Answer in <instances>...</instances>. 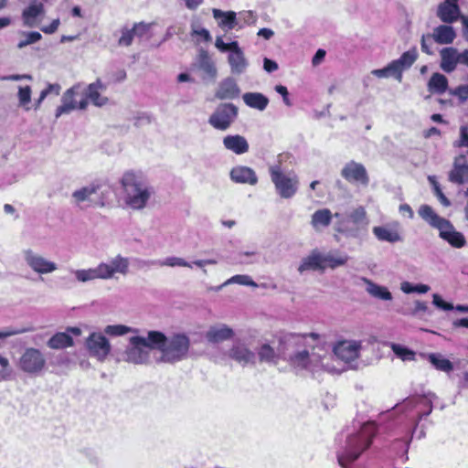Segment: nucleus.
Wrapping results in <instances>:
<instances>
[{
	"mask_svg": "<svg viewBox=\"0 0 468 468\" xmlns=\"http://www.w3.org/2000/svg\"><path fill=\"white\" fill-rule=\"evenodd\" d=\"M290 365L298 370H307L314 377H320L323 373L340 374L345 370L340 367L338 361L333 355L323 349L297 350L290 355Z\"/></svg>",
	"mask_w": 468,
	"mask_h": 468,
	"instance_id": "nucleus-1",
	"label": "nucleus"
},
{
	"mask_svg": "<svg viewBox=\"0 0 468 468\" xmlns=\"http://www.w3.org/2000/svg\"><path fill=\"white\" fill-rule=\"evenodd\" d=\"M124 206L132 210L145 208L154 195V188L139 172L126 171L120 179Z\"/></svg>",
	"mask_w": 468,
	"mask_h": 468,
	"instance_id": "nucleus-2",
	"label": "nucleus"
},
{
	"mask_svg": "<svg viewBox=\"0 0 468 468\" xmlns=\"http://www.w3.org/2000/svg\"><path fill=\"white\" fill-rule=\"evenodd\" d=\"M130 261L128 258L116 255L107 261L99 263L94 268L72 270L75 279L79 282H89L94 280H111L117 274L126 276L129 272Z\"/></svg>",
	"mask_w": 468,
	"mask_h": 468,
	"instance_id": "nucleus-3",
	"label": "nucleus"
},
{
	"mask_svg": "<svg viewBox=\"0 0 468 468\" xmlns=\"http://www.w3.org/2000/svg\"><path fill=\"white\" fill-rule=\"evenodd\" d=\"M163 332L148 331L146 335H136L130 338V346L123 354V360L135 365L147 364L152 350L161 343Z\"/></svg>",
	"mask_w": 468,
	"mask_h": 468,
	"instance_id": "nucleus-4",
	"label": "nucleus"
},
{
	"mask_svg": "<svg viewBox=\"0 0 468 468\" xmlns=\"http://www.w3.org/2000/svg\"><path fill=\"white\" fill-rule=\"evenodd\" d=\"M190 338L184 333H176L166 336L163 333V339L156 350L160 352L158 362L176 364L188 357L190 350Z\"/></svg>",
	"mask_w": 468,
	"mask_h": 468,
	"instance_id": "nucleus-5",
	"label": "nucleus"
},
{
	"mask_svg": "<svg viewBox=\"0 0 468 468\" xmlns=\"http://www.w3.org/2000/svg\"><path fill=\"white\" fill-rule=\"evenodd\" d=\"M376 431L375 422L364 423L357 434L347 439L346 452L338 456L339 464L346 468L348 463L356 460L361 452L369 447Z\"/></svg>",
	"mask_w": 468,
	"mask_h": 468,
	"instance_id": "nucleus-6",
	"label": "nucleus"
},
{
	"mask_svg": "<svg viewBox=\"0 0 468 468\" xmlns=\"http://www.w3.org/2000/svg\"><path fill=\"white\" fill-rule=\"evenodd\" d=\"M334 217L337 219L335 223V230L349 238H358L363 231L367 230L368 218L364 207L359 206L354 208L346 218L340 213Z\"/></svg>",
	"mask_w": 468,
	"mask_h": 468,
	"instance_id": "nucleus-7",
	"label": "nucleus"
},
{
	"mask_svg": "<svg viewBox=\"0 0 468 468\" xmlns=\"http://www.w3.org/2000/svg\"><path fill=\"white\" fill-rule=\"evenodd\" d=\"M215 47L220 52L229 51L228 63L229 65L231 74L239 76L247 71L250 63L238 41L225 43L222 37H217Z\"/></svg>",
	"mask_w": 468,
	"mask_h": 468,
	"instance_id": "nucleus-8",
	"label": "nucleus"
},
{
	"mask_svg": "<svg viewBox=\"0 0 468 468\" xmlns=\"http://www.w3.org/2000/svg\"><path fill=\"white\" fill-rule=\"evenodd\" d=\"M269 171L271 182L281 197H292L298 190V176L293 173L284 174L279 165H271Z\"/></svg>",
	"mask_w": 468,
	"mask_h": 468,
	"instance_id": "nucleus-9",
	"label": "nucleus"
},
{
	"mask_svg": "<svg viewBox=\"0 0 468 468\" xmlns=\"http://www.w3.org/2000/svg\"><path fill=\"white\" fill-rule=\"evenodd\" d=\"M16 365L20 371L37 376L45 370L47 359L40 349L27 347L18 357Z\"/></svg>",
	"mask_w": 468,
	"mask_h": 468,
	"instance_id": "nucleus-10",
	"label": "nucleus"
},
{
	"mask_svg": "<svg viewBox=\"0 0 468 468\" xmlns=\"http://www.w3.org/2000/svg\"><path fill=\"white\" fill-rule=\"evenodd\" d=\"M83 87L81 83H76L68 89L61 97V105L56 109V118L63 114H69L75 110H86L87 99L77 100L78 95L82 91Z\"/></svg>",
	"mask_w": 468,
	"mask_h": 468,
	"instance_id": "nucleus-11",
	"label": "nucleus"
},
{
	"mask_svg": "<svg viewBox=\"0 0 468 468\" xmlns=\"http://www.w3.org/2000/svg\"><path fill=\"white\" fill-rule=\"evenodd\" d=\"M22 257L26 265L39 275L50 274L58 270V264L46 258L33 249L22 250Z\"/></svg>",
	"mask_w": 468,
	"mask_h": 468,
	"instance_id": "nucleus-12",
	"label": "nucleus"
},
{
	"mask_svg": "<svg viewBox=\"0 0 468 468\" xmlns=\"http://www.w3.org/2000/svg\"><path fill=\"white\" fill-rule=\"evenodd\" d=\"M238 116V108L232 103L219 104L208 118V123L216 130L227 131Z\"/></svg>",
	"mask_w": 468,
	"mask_h": 468,
	"instance_id": "nucleus-13",
	"label": "nucleus"
},
{
	"mask_svg": "<svg viewBox=\"0 0 468 468\" xmlns=\"http://www.w3.org/2000/svg\"><path fill=\"white\" fill-rule=\"evenodd\" d=\"M85 347L90 356L100 362L106 360L112 352V345L104 333L92 332L85 341Z\"/></svg>",
	"mask_w": 468,
	"mask_h": 468,
	"instance_id": "nucleus-14",
	"label": "nucleus"
},
{
	"mask_svg": "<svg viewBox=\"0 0 468 468\" xmlns=\"http://www.w3.org/2000/svg\"><path fill=\"white\" fill-rule=\"evenodd\" d=\"M361 349L362 342L353 339L341 340L333 346L334 356L346 365H351L358 359Z\"/></svg>",
	"mask_w": 468,
	"mask_h": 468,
	"instance_id": "nucleus-15",
	"label": "nucleus"
},
{
	"mask_svg": "<svg viewBox=\"0 0 468 468\" xmlns=\"http://www.w3.org/2000/svg\"><path fill=\"white\" fill-rule=\"evenodd\" d=\"M228 356L243 367L253 365L256 360L255 353L245 343L240 341L233 344L228 351Z\"/></svg>",
	"mask_w": 468,
	"mask_h": 468,
	"instance_id": "nucleus-16",
	"label": "nucleus"
},
{
	"mask_svg": "<svg viewBox=\"0 0 468 468\" xmlns=\"http://www.w3.org/2000/svg\"><path fill=\"white\" fill-rule=\"evenodd\" d=\"M106 90V85L97 79L94 82L89 84L84 90L83 99H87V106L89 102L96 107H102L106 105L109 99L102 93Z\"/></svg>",
	"mask_w": 468,
	"mask_h": 468,
	"instance_id": "nucleus-17",
	"label": "nucleus"
},
{
	"mask_svg": "<svg viewBox=\"0 0 468 468\" xmlns=\"http://www.w3.org/2000/svg\"><path fill=\"white\" fill-rule=\"evenodd\" d=\"M153 265H158L160 267L168 266V267H187L192 268V263L187 262L185 259L176 256L167 257L163 261H151ZM218 261L215 259H207V260H197L193 261V264L201 268L203 272L207 274V270L204 269L206 265H214L217 264Z\"/></svg>",
	"mask_w": 468,
	"mask_h": 468,
	"instance_id": "nucleus-18",
	"label": "nucleus"
},
{
	"mask_svg": "<svg viewBox=\"0 0 468 468\" xmlns=\"http://www.w3.org/2000/svg\"><path fill=\"white\" fill-rule=\"evenodd\" d=\"M342 176L351 183L367 186L369 178L365 166L359 163L350 162L342 170Z\"/></svg>",
	"mask_w": 468,
	"mask_h": 468,
	"instance_id": "nucleus-19",
	"label": "nucleus"
},
{
	"mask_svg": "<svg viewBox=\"0 0 468 468\" xmlns=\"http://www.w3.org/2000/svg\"><path fill=\"white\" fill-rule=\"evenodd\" d=\"M79 336L81 335V330L79 327H69L66 332H59L55 334L48 341V346L51 349H63L70 347L74 345L72 336Z\"/></svg>",
	"mask_w": 468,
	"mask_h": 468,
	"instance_id": "nucleus-20",
	"label": "nucleus"
},
{
	"mask_svg": "<svg viewBox=\"0 0 468 468\" xmlns=\"http://www.w3.org/2000/svg\"><path fill=\"white\" fill-rule=\"evenodd\" d=\"M439 236L454 248H463L465 243L464 236L457 231L452 224L447 220L439 229Z\"/></svg>",
	"mask_w": 468,
	"mask_h": 468,
	"instance_id": "nucleus-21",
	"label": "nucleus"
},
{
	"mask_svg": "<svg viewBox=\"0 0 468 468\" xmlns=\"http://www.w3.org/2000/svg\"><path fill=\"white\" fill-rule=\"evenodd\" d=\"M223 146L226 150L241 155L249 152L250 144L247 139L240 134H229L223 137Z\"/></svg>",
	"mask_w": 468,
	"mask_h": 468,
	"instance_id": "nucleus-22",
	"label": "nucleus"
},
{
	"mask_svg": "<svg viewBox=\"0 0 468 468\" xmlns=\"http://www.w3.org/2000/svg\"><path fill=\"white\" fill-rule=\"evenodd\" d=\"M230 178L235 183L248 184L255 186L258 182V177L255 171L248 166L237 165L230 171Z\"/></svg>",
	"mask_w": 468,
	"mask_h": 468,
	"instance_id": "nucleus-23",
	"label": "nucleus"
},
{
	"mask_svg": "<svg viewBox=\"0 0 468 468\" xmlns=\"http://www.w3.org/2000/svg\"><path fill=\"white\" fill-rule=\"evenodd\" d=\"M239 93L240 90L236 80L231 77H228L220 81L215 95L219 100H231L237 98Z\"/></svg>",
	"mask_w": 468,
	"mask_h": 468,
	"instance_id": "nucleus-24",
	"label": "nucleus"
},
{
	"mask_svg": "<svg viewBox=\"0 0 468 468\" xmlns=\"http://www.w3.org/2000/svg\"><path fill=\"white\" fill-rule=\"evenodd\" d=\"M233 335L234 331L224 324L210 326L205 335L206 339L214 344L229 340Z\"/></svg>",
	"mask_w": 468,
	"mask_h": 468,
	"instance_id": "nucleus-25",
	"label": "nucleus"
},
{
	"mask_svg": "<svg viewBox=\"0 0 468 468\" xmlns=\"http://www.w3.org/2000/svg\"><path fill=\"white\" fill-rule=\"evenodd\" d=\"M45 13L44 5L41 3H33L22 12L24 25L28 27H36L39 24V17Z\"/></svg>",
	"mask_w": 468,
	"mask_h": 468,
	"instance_id": "nucleus-26",
	"label": "nucleus"
},
{
	"mask_svg": "<svg viewBox=\"0 0 468 468\" xmlns=\"http://www.w3.org/2000/svg\"><path fill=\"white\" fill-rule=\"evenodd\" d=\"M441 68L445 72H452L460 64V52L454 48H444L441 50Z\"/></svg>",
	"mask_w": 468,
	"mask_h": 468,
	"instance_id": "nucleus-27",
	"label": "nucleus"
},
{
	"mask_svg": "<svg viewBox=\"0 0 468 468\" xmlns=\"http://www.w3.org/2000/svg\"><path fill=\"white\" fill-rule=\"evenodd\" d=\"M437 16L445 23H452L458 19L460 16V8L457 3L444 1L439 5Z\"/></svg>",
	"mask_w": 468,
	"mask_h": 468,
	"instance_id": "nucleus-28",
	"label": "nucleus"
},
{
	"mask_svg": "<svg viewBox=\"0 0 468 468\" xmlns=\"http://www.w3.org/2000/svg\"><path fill=\"white\" fill-rule=\"evenodd\" d=\"M362 282L366 285V292L372 297L381 301H391L392 293L383 285H379L367 278H362Z\"/></svg>",
	"mask_w": 468,
	"mask_h": 468,
	"instance_id": "nucleus-29",
	"label": "nucleus"
},
{
	"mask_svg": "<svg viewBox=\"0 0 468 468\" xmlns=\"http://www.w3.org/2000/svg\"><path fill=\"white\" fill-rule=\"evenodd\" d=\"M307 271H323L322 253L316 250L303 258L300 265L298 266V271L300 273H303Z\"/></svg>",
	"mask_w": 468,
	"mask_h": 468,
	"instance_id": "nucleus-30",
	"label": "nucleus"
},
{
	"mask_svg": "<svg viewBox=\"0 0 468 468\" xmlns=\"http://www.w3.org/2000/svg\"><path fill=\"white\" fill-rule=\"evenodd\" d=\"M449 179L456 184L468 182V165L465 164L463 156L455 159L453 168L449 175Z\"/></svg>",
	"mask_w": 468,
	"mask_h": 468,
	"instance_id": "nucleus-31",
	"label": "nucleus"
},
{
	"mask_svg": "<svg viewBox=\"0 0 468 468\" xmlns=\"http://www.w3.org/2000/svg\"><path fill=\"white\" fill-rule=\"evenodd\" d=\"M418 213L425 222L437 229H439L447 221V219L440 217L429 205H421L419 207Z\"/></svg>",
	"mask_w": 468,
	"mask_h": 468,
	"instance_id": "nucleus-32",
	"label": "nucleus"
},
{
	"mask_svg": "<svg viewBox=\"0 0 468 468\" xmlns=\"http://www.w3.org/2000/svg\"><path fill=\"white\" fill-rule=\"evenodd\" d=\"M98 189L99 186L95 184L81 186L72 192L71 202L78 207L84 202H90L91 200V196L95 194Z\"/></svg>",
	"mask_w": 468,
	"mask_h": 468,
	"instance_id": "nucleus-33",
	"label": "nucleus"
},
{
	"mask_svg": "<svg viewBox=\"0 0 468 468\" xmlns=\"http://www.w3.org/2000/svg\"><path fill=\"white\" fill-rule=\"evenodd\" d=\"M349 257L344 253L328 252L322 253V265L323 271L326 268L335 269L344 266L348 261Z\"/></svg>",
	"mask_w": 468,
	"mask_h": 468,
	"instance_id": "nucleus-34",
	"label": "nucleus"
},
{
	"mask_svg": "<svg viewBox=\"0 0 468 468\" xmlns=\"http://www.w3.org/2000/svg\"><path fill=\"white\" fill-rule=\"evenodd\" d=\"M372 231L374 235L377 237V239L381 241L395 243L402 239L400 234L396 229V228H390L388 226H378L374 227Z\"/></svg>",
	"mask_w": 468,
	"mask_h": 468,
	"instance_id": "nucleus-35",
	"label": "nucleus"
},
{
	"mask_svg": "<svg viewBox=\"0 0 468 468\" xmlns=\"http://www.w3.org/2000/svg\"><path fill=\"white\" fill-rule=\"evenodd\" d=\"M213 16L218 22V27L225 30H231L237 25L236 13L233 11L224 12L214 8L212 10Z\"/></svg>",
	"mask_w": 468,
	"mask_h": 468,
	"instance_id": "nucleus-36",
	"label": "nucleus"
},
{
	"mask_svg": "<svg viewBox=\"0 0 468 468\" xmlns=\"http://www.w3.org/2000/svg\"><path fill=\"white\" fill-rule=\"evenodd\" d=\"M242 99L247 106L261 112L264 111L269 104V99L261 92H246Z\"/></svg>",
	"mask_w": 468,
	"mask_h": 468,
	"instance_id": "nucleus-37",
	"label": "nucleus"
},
{
	"mask_svg": "<svg viewBox=\"0 0 468 468\" xmlns=\"http://www.w3.org/2000/svg\"><path fill=\"white\" fill-rule=\"evenodd\" d=\"M417 59V51L415 49L404 52L399 58L393 60L392 63L398 69V80H401V73L405 69L410 68Z\"/></svg>",
	"mask_w": 468,
	"mask_h": 468,
	"instance_id": "nucleus-38",
	"label": "nucleus"
},
{
	"mask_svg": "<svg viewBox=\"0 0 468 468\" xmlns=\"http://www.w3.org/2000/svg\"><path fill=\"white\" fill-rule=\"evenodd\" d=\"M432 38L439 44H451L453 42L456 34L451 26H439L434 28Z\"/></svg>",
	"mask_w": 468,
	"mask_h": 468,
	"instance_id": "nucleus-39",
	"label": "nucleus"
},
{
	"mask_svg": "<svg viewBox=\"0 0 468 468\" xmlns=\"http://www.w3.org/2000/svg\"><path fill=\"white\" fill-rule=\"evenodd\" d=\"M333 215L328 208L316 210L312 215L311 224L316 230L328 227L332 221Z\"/></svg>",
	"mask_w": 468,
	"mask_h": 468,
	"instance_id": "nucleus-40",
	"label": "nucleus"
},
{
	"mask_svg": "<svg viewBox=\"0 0 468 468\" xmlns=\"http://www.w3.org/2000/svg\"><path fill=\"white\" fill-rule=\"evenodd\" d=\"M448 80L441 73H433L428 82V89L431 93L442 94L447 90Z\"/></svg>",
	"mask_w": 468,
	"mask_h": 468,
	"instance_id": "nucleus-41",
	"label": "nucleus"
},
{
	"mask_svg": "<svg viewBox=\"0 0 468 468\" xmlns=\"http://www.w3.org/2000/svg\"><path fill=\"white\" fill-rule=\"evenodd\" d=\"M198 67L199 69L204 71L207 77L211 79H215L218 74L217 68L215 66V63L206 51H202L199 55L198 58Z\"/></svg>",
	"mask_w": 468,
	"mask_h": 468,
	"instance_id": "nucleus-42",
	"label": "nucleus"
},
{
	"mask_svg": "<svg viewBox=\"0 0 468 468\" xmlns=\"http://www.w3.org/2000/svg\"><path fill=\"white\" fill-rule=\"evenodd\" d=\"M32 90L29 86H19L17 92L18 106L26 112L34 109V104L31 105Z\"/></svg>",
	"mask_w": 468,
	"mask_h": 468,
	"instance_id": "nucleus-43",
	"label": "nucleus"
},
{
	"mask_svg": "<svg viewBox=\"0 0 468 468\" xmlns=\"http://www.w3.org/2000/svg\"><path fill=\"white\" fill-rule=\"evenodd\" d=\"M429 361L436 369L443 372H450L453 368L452 363L441 354H430Z\"/></svg>",
	"mask_w": 468,
	"mask_h": 468,
	"instance_id": "nucleus-44",
	"label": "nucleus"
},
{
	"mask_svg": "<svg viewBox=\"0 0 468 468\" xmlns=\"http://www.w3.org/2000/svg\"><path fill=\"white\" fill-rule=\"evenodd\" d=\"M258 356L261 361L267 363H277L279 358V355L274 351V349L268 344H263L259 351Z\"/></svg>",
	"mask_w": 468,
	"mask_h": 468,
	"instance_id": "nucleus-45",
	"label": "nucleus"
},
{
	"mask_svg": "<svg viewBox=\"0 0 468 468\" xmlns=\"http://www.w3.org/2000/svg\"><path fill=\"white\" fill-rule=\"evenodd\" d=\"M61 86L58 83L48 84L46 89L41 90L39 97L37 100H36L34 103V110L37 111L40 108L41 103L49 95L54 94L55 96H58L60 92Z\"/></svg>",
	"mask_w": 468,
	"mask_h": 468,
	"instance_id": "nucleus-46",
	"label": "nucleus"
},
{
	"mask_svg": "<svg viewBox=\"0 0 468 468\" xmlns=\"http://www.w3.org/2000/svg\"><path fill=\"white\" fill-rule=\"evenodd\" d=\"M133 331L132 327L124 324H110L104 327L103 333L110 336H122Z\"/></svg>",
	"mask_w": 468,
	"mask_h": 468,
	"instance_id": "nucleus-47",
	"label": "nucleus"
},
{
	"mask_svg": "<svg viewBox=\"0 0 468 468\" xmlns=\"http://www.w3.org/2000/svg\"><path fill=\"white\" fill-rule=\"evenodd\" d=\"M232 283H238L240 285H247L252 287L258 286V284L250 278V276L245 274H238L227 280L222 285L218 287V289Z\"/></svg>",
	"mask_w": 468,
	"mask_h": 468,
	"instance_id": "nucleus-48",
	"label": "nucleus"
},
{
	"mask_svg": "<svg viewBox=\"0 0 468 468\" xmlns=\"http://www.w3.org/2000/svg\"><path fill=\"white\" fill-rule=\"evenodd\" d=\"M391 349L395 355L403 361H412L415 359V352L405 346L398 344H391Z\"/></svg>",
	"mask_w": 468,
	"mask_h": 468,
	"instance_id": "nucleus-49",
	"label": "nucleus"
},
{
	"mask_svg": "<svg viewBox=\"0 0 468 468\" xmlns=\"http://www.w3.org/2000/svg\"><path fill=\"white\" fill-rule=\"evenodd\" d=\"M22 35L24 37V39H21L18 42V44H17L18 48H23L28 45L37 43V41H39L42 38L41 34L37 31L23 32Z\"/></svg>",
	"mask_w": 468,
	"mask_h": 468,
	"instance_id": "nucleus-50",
	"label": "nucleus"
},
{
	"mask_svg": "<svg viewBox=\"0 0 468 468\" xmlns=\"http://www.w3.org/2000/svg\"><path fill=\"white\" fill-rule=\"evenodd\" d=\"M33 331H34V328L31 326L7 327V328H5L4 330L0 331V338L4 339V338L10 337V336L22 335V334L29 333V332H33Z\"/></svg>",
	"mask_w": 468,
	"mask_h": 468,
	"instance_id": "nucleus-51",
	"label": "nucleus"
},
{
	"mask_svg": "<svg viewBox=\"0 0 468 468\" xmlns=\"http://www.w3.org/2000/svg\"><path fill=\"white\" fill-rule=\"evenodd\" d=\"M13 374V368L9 359L0 355V381L7 380Z\"/></svg>",
	"mask_w": 468,
	"mask_h": 468,
	"instance_id": "nucleus-52",
	"label": "nucleus"
},
{
	"mask_svg": "<svg viewBox=\"0 0 468 468\" xmlns=\"http://www.w3.org/2000/svg\"><path fill=\"white\" fill-rule=\"evenodd\" d=\"M397 69L393 65L392 61L385 68L372 70V74L378 78H388L390 76L395 77L398 80Z\"/></svg>",
	"mask_w": 468,
	"mask_h": 468,
	"instance_id": "nucleus-53",
	"label": "nucleus"
},
{
	"mask_svg": "<svg viewBox=\"0 0 468 468\" xmlns=\"http://www.w3.org/2000/svg\"><path fill=\"white\" fill-rule=\"evenodd\" d=\"M191 35L199 36L206 42H209L212 39L209 31L201 27L197 21H192L191 23Z\"/></svg>",
	"mask_w": 468,
	"mask_h": 468,
	"instance_id": "nucleus-54",
	"label": "nucleus"
},
{
	"mask_svg": "<svg viewBox=\"0 0 468 468\" xmlns=\"http://www.w3.org/2000/svg\"><path fill=\"white\" fill-rule=\"evenodd\" d=\"M430 183L431 184L432 187H433V191H434V194L436 195V197H438V199L440 200V202L445 206V207H448L450 206V201L449 199L444 196V194L442 193L438 182L436 181L435 179V176H430L428 177Z\"/></svg>",
	"mask_w": 468,
	"mask_h": 468,
	"instance_id": "nucleus-55",
	"label": "nucleus"
},
{
	"mask_svg": "<svg viewBox=\"0 0 468 468\" xmlns=\"http://www.w3.org/2000/svg\"><path fill=\"white\" fill-rule=\"evenodd\" d=\"M450 94L456 96L462 102L468 100V85H460L451 90Z\"/></svg>",
	"mask_w": 468,
	"mask_h": 468,
	"instance_id": "nucleus-56",
	"label": "nucleus"
},
{
	"mask_svg": "<svg viewBox=\"0 0 468 468\" xmlns=\"http://www.w3.org/2000/svg\"><path fill=\"white\" fill-rule=\"evenodd\" d=\"M134 36L135 35L132 29H123L122 31V36L119 39V44L121 46H125V47L130 46L133 42Z\"/></svg>",
	"mask_w": 468,
	"mask_h": 468,
	"instance_id": "nucleus-57",
	"label": "nucleus"
},
{
	"mask_svg": "<svg viewBox=\"0 0 468 468\" xmlns=\"http://www.w3.org/2000/svg\"><path fill=\"white\" fill-rule=\"evenodd\" d=\"M432 303L440 308V309H442L444 311H450V310H452L454 308V306L452 304V303H446L442 300V298L437 294V293H434L432 295Z\"/></svg>",
	"mask_w": 468,
	"mask_h": 468,
	"instance_id": "nucleus-58",
	"label": "nucleus"
},
{
	"mask_svg": "<svg viewBox=\"0 0 468 468\" xmlns=\"http://www.w3.org/2000/svg\"><path fill=\"white\" fill-rule=\"evenodd\" d=\"M457 147H468V125L460 128V139L454 143Z\"/></svg>",
	"mask_w": 468,
	"mask_h": 468,
	"instance_id": "nucleus-59",
	"label": "nucleus"
},
{
	"mask_svg": "<svg viewBox=\"0 0 468 468\" xmlns=\"http://www.w3.org/2000/svg\"><path fill=\"white\" fill-rule=\"evenodd\" d=\"M429 313V307L428 304L425 302L421 301H415L414 302V308L411 311L412 315H420L421 314Z\"/></svg>",
	"mask_w": 468,
	"mask_h": 468,
	"instance_id": "nucleus-60",
	"label": "nucleus"
},
{
	"mask_svg": "<svg viewBox=\"0 0 468 468\" xmlns=\"http://www.w3.org/2000/svg\"><path fill=\"white\" fill-rule=\"evenodd\" d=\"M60 20L58 18L54 19L50 25L42 27L41 31L45 34H53L58 30Z\"/></svg>",
	"mask_w": 468,
	"mask_h": 468,
	"instance_id": "nucleus-61",
	"label": "nucleus"
},
{
	"mask_svg": "<svg viewBox=\"0 0 468 468\" xmlns=\"http://www.w3.org/2000/svg\"><path fill=\"white\" fill-rule=\"evenodd\" d=\"M399 211L403 217H407L410 219H412L414 217V212L408 204H401L399 207Z\"/></svg>",
	"mask_w": 468,
	"mask_h": 468,
	"instance_id": "nucleus-62",
	"label": "nucleus"
},
{
	"mask_svg": "<svg viewBox=\"0 0 468 468\" xmlns=\"http://www.w3.org/2000/svg\"><path fill=\"white\" fill-rule=\"evenodd\" d=\"M278 64L270 58H265L263 59V69L265 71L271 73L278 69Z\"/></svg>",
	"mask_w": 468,
	"mask_h": 468,
	"instance_id": "nucleus-63",
	"label": "nucleus"
},
{
	"mask_svg": "<svg viewBox=\"0 0 468 468\" xmlns=\"http://www.w3.org/2000/svg\"><path fill=\"white\" fill-rule=\"evenodd\" d=\"M274 89L279 94H281L282 96L283 102L286 105L290 106L291 101L289 100V97H288L287 88L282 85H276Z\"/></svg>",
	"mask_w": 468,
	"mask_h": 468,
	"instance_id": "nucleus-64",
	"label": "nucleus"
}]
</instances>
